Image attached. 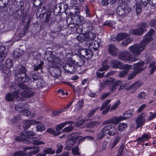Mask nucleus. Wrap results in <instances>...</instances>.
<instances>
[{
  "label": "nucleus",
  "mask_w": 156,
  "mask_h": 156,
  "mask_svg": "<svg viewBox=\"0 0 156 156\" xmlns=\"http://www.w3.org/2000/svg\"><path fill=\"white\" fill-rule=\"evenodd\" d=\"M9 2V0H0V6H5Z\"/></svg>",
  "instance_id": "052dcab7"
},
{
  "label": "nucleus",
  "mask_w": 156,
  "mask_h": 156,
  "mask_svg": "<svg viewBox=\"0 0 156 156\" xmlns=\"http://www.w3.org/2000/svg\"><path fill=\"white\" fill-rule=\"evenodd\" d=\"M146 95L145 92L143 91L140 92L138 95L137 97L139 99H144Z\"/></svg>",
  "instance_id": "09e8293b"
},
{
  "label": "nucleus",
  "mask_w": 156,
  "mask_h": 156,
  "mask_svg": "<svg viewBox=\"0 0 156 156\" xmlns=\"http://www.w3.org/2000/svg\"><path fill=\"white\" fill-rule=\"evenodd\" d=\"M72 153L73 154L75 155H79L80 154L77 146H76L74 148H72Z\"/></svg>",
  "instance_id": "8fccbe9b"
},
{
  "label": "nucleus",
  "mask_w": 156,
  "mask_h": 156,
  "mask_svg": "<svg viewBox=\"0 0 156 156\" xmlns=\"http://www.w3.org/2000/svg\"><path fill=\"white\" fill-rule=\"evenodd\" d=\"M120 102L119 101H118L113 104L111 107V111H112L115 110L118 107V105L120 104Z\"/></svg>",
  "instance_id": "3c124183"
},
{
  "label": "nucleus",
  "mask_w": 156,
  "mask_h": 156,
  "mask_svg": "<svg viewBox=\"0 0 156 156\" xmlns=\"http://www.w3.org/2000/svg\"><path fill=\"white\" fill-rule=\"evenodd\" d=\"M84 121L82 119H80L75 124V126H80L84 123Z\"/></svg>",
  "instance_id": "e2e57ef3"
},
{
  "label": "nucleus",
  "mask_w": 156,
  "mask_h": 156,
  "mask_svg": "<svg viewBox=\"0 0 156 156\" xmlns=\"http://www.w3.org/2000/svg\"><path fill=\"white\" fill-rule=\"evenodd\" d=\"M150 69V72L151 74L153 73L154 71L156 69V63L154 62H151L149 66Z\"/></svg>",
  "instance_id": "ea45409f"
},
{
  "label": "nucleus",
  "mask_w": 156,
  "mask_h": 156,
  "mask_svg": "<svg viewBox=\"0 0 156 156\" xmlns=\"http://www.w3.org/2000/svg\"><path fill=\"white\" fill-rule=\"evenodd\" d=\"M131 11V9L125 4H122L117 8V14L120 16H122L128 14Z\"/></svg>",
  "instance_id": "4468645a"
},
{
  "label": "nucleus",
  "mask_w": 156,
  "mask_h": 156,
  "mask_svg": "<svg viewBox=\"0 0 156 156\" xmlns=\"http://www.w3.org/2000/svg\"><path fill=\"white\" fill-rule=\"evenodd\" d=\"M63 146L61 145H59L57 147V149L56 151V153H59L61 152L62 151Z\"/></svg>",
  "instance_id": "69168bd1"
},
{
  "label": "nucleus",
  "mask_w": 156,
  "mask_h": 156,
  "mask_svg": "<svg viewBox=\"0 0 156 156\" xmlns=\"http://www.w3.org/2000/svg\"><path fill=\"white\" fill-rule=\"evenodd\" d=\"M142 113L139 115L136 119V123L137 128H139L143 126L145 122V116Z\"/></svg>",
  "instance_id": "a211bd4d"
},
{
  "label": "nucleus",
  "mask_w": 156,
  "mask_h": 156,
  "mask_svg": "<svg viewBox=\"0 0 156 156\" xmlns=\"http://www.w3.org/2000/svg\"><path fill=\"white\" fill-rule=\"evenodd\" d=\"M108 51L109 53L113 56H116L117 54L118 49L113 44L110 45Z\"/></svg>",
  "instance_id": "bb28decb"
},
{
  "label": "nucleus",
  "mask_w": 156,
  "mask_h": 156,
  "mask_svg": "<svg viewBox=\"0 0 156 156\" xmlns=\"http://www.w3.org/2000/svg\"><path fill=\"white\" fill-rule=\"evenodd\" d=\"M116 1V0H102L101 4L103 6H107L109 4H114L115 2Z\"/></svg>",
  "instance_id": "473e14b6"
},
{
  "label": "nucleus",
  "mask_w": 156,
  "mask_h": 156,
  "mask_svg": "<svg viewBox=\"0 0 156 156\" xmlns=\"http://www.w3.org/2000/svg\"><path fill=\"white\" fill-rule=\"evenodd\" d=\"M107 143V142L106 141H105L103 142L100 149V151H103L105 150L106 147Z\"/></svg>",
  "instance_id": "864d4df0"
},
{
  "label": "nucleus",
  "mask_w": 156,
  "mask_h": 156,
  "mask_svg": "<svg viewBox=\"0 0 156 156\" xmlns=\"http://www.w3.org/2000/svg\"><path fill=\"white\" fill-rule=\"evenodd\" d=\"M150 60V58H149L145 60L144 62H140L135 64L133 66V69L135 70V71L129 74L128 79H132L135 76L136 74L145 69L147 68L146 64L149 62Z\"/></svg>",
  "instance_id": "7ed1b4c3"
},
{
  "label": "nucleus",
  "mask_w": 156,
  "mask_h": 156,
  "mask_svg": "<svg viewBox=\"0 0 156 156\" xmlns=\"http://www.w3.org/2000/svg\"><path fill=\"white\" fill-rule=\"evenodd\" d=\"M43 64V63L42 62H41L37 66H36V65H34L35 67L34 70L35 71H37L38 69H41L42 68V65Z\"/></svg>",
  "instance_id": "4d7b16f0"
},
{
  "label": "nucleus",
  "mask_w": 156,
  "mask_h": 156,
  "mask_svg": "<svg viewBox=\"0 0 156 156\" xmlns=\"http://www.w3.org/2000/svg\"><path fill=\"white\" fill-rule=\"evenodd\" d=\"M147 27V24L145 23H142L139 29H132L129 31L130 34L134 35H139L143 34Z\"/></svg>",
  "instance_id": "dca6fc26"
},
{
  "label": "nucleus",
  "mask_w": 156,
  "mask_h": 156,
  "mask_svg": "<svg viewBox=\"0 0 156 156\" xmlns=\"http://www.w3.org/2000/svg\"><path fill=\"white\" fill-rule=\"evenodd\" d=\"M35 133H34L32 131H24L21 133V138L19 136H16L15 139L18 141L26 140L27 143H33L34 145H43L44 143L38 140L35 137H30V136H34Z\"/></svg>",
  "instance_id": "f03ea898"
},
{
  "label": "nucleus",
  "mask_w": 156,
  "mask_h": 156,
  "mask_svg": "<svg viewBox=\"0 0 156 156\" xmlns=\"http://www.w3.org/2000/svg\"><path fill=\"white\" fill-rule=\"evenodd\" d=\"M102 132L110 136H114L116 134L118 135L119 133L114 126L112 125L105 126L102 129Z\"/></svg>",
  "instance_id": "9d476101"
},
{
  "label": "nucleus",
  "mask_w": 156,
  "mask_h": 156,
  "mask_svg": "<svg viewBox=\"0 0 156 156\" xmlns=\"http://www.w3.org/2000/svg\"><path fill=\"white\" fill-rule=\"evenodd\" d=\"M95 37V34H92V33L80 34L77 37V39L79 41L82 42L85 41H88L89 40L94 39Z\"/></svg>",
  "instance_id": "9b49d317"
},
{
  "label": "nucleus",
  "mask_w": 156,
  "mask_h": 156,
  "mask_svg": "<svg viewBox=\"0 0 156 156\" xmlns=\"http://www.w3.org/2000/svg\"><path fill=\"white\" fill-rule=\"evenodd\" d=\"M118 57L119 59L128 62L136 61V58L127 51H125L119 53Z\"/></svg>",
  "instance_id": "0eeeda50"
},
{
  "label": "nucleus",
  "mask_w": 156,
  "mask_h": 156,
  "mask_svg": "<svg viewBox=\"0 0 156 156\" xmlns=\"http://www.w3.org/2000/svg\"><path fill=\"white\" fill-rule=\"evenodd\" d=\"M105 83L110 85L109 88L111 91L115 90L119 86H120L119 89V90H122L124 88L126 89V88H128L127 87V85H128V83H123L121 81H118L115 83L114 80L111 78L106 79Z\"/></svg>",
  "instance_id": "20e7f679"
},
{
  "label": "nucleus",
  "mask_w": 156,
  "mask_h": 156,
  "mask_svg": "<svg viewBox=\"0 0 156 156\" xmlns=\"http://www.w3.org/2000/svg\"><path fill=\"white\" fill-rule=\"evenodd\" d=\"M24 53V51L20 49H17L13 52V57L15 58L20 57Z\"/></svg>",
  "instance_id": "c756f323"
},
{
  "label": "nucleus",
  "mask_w": 156,
  "mask_h": 156,
  "mask_svg": "<svg viewBox=\"0 0 156 156\" xmlns=\"http://www.w3.org/2000/svg\"><path fill=\"white\" fill-rule=\"evenodd\" d=\"M141 84V83L140 82H135L128 88H126V90L128 91L131 89V92L134 93L135 92L136 90L139 88Z\"/></svg>",
  "instance_id": "5701e85b"
},
{
  "label": "nucleus",
  "mask_w": 156,
  "mask_h": 156,
  "mask_svg": "<svg viewBox=\"0 0 156 156\" xmlns=\"http://www.w3.org/2000/svg\"><path fill=\"white\" fill-rule=\"evenodd\" d=\"M29 106L27 104H23L21 101L15 105V109L17 111L21 112L25 116H29L31 112L29 110Z\"/></svg>",
  "instance_id": "39448f33"
},
{
  "label": "nucleus",
  "mask_w": 156,
  "mask_h": 156,
  "mask_svg": "<svg viewBox=\"0 0 156 156\" xmlns=\"http://www.w3.org/2000/svg\"><path fill=\"white\" fill-rule=\"evenodd\" d=\"M73 56L72 53H68L66 55V57L68 59V61L66 66L64 67V69L68 71L70 73H73L76 70V68L75 67L76 66L73 63H71L72 58Z\"/></svg>",
  "instance_id": "6e6552de"
},
{
  "label": "nucleus",
  "mask_w": 156,
  "mask_h": 156,
  "mask_svg": "<svg viewBox=\"0 0 156 156\" xmlns=\"http://www.w3.org/2000/svg\"><path fill=\"white\" fill-rule=\"evenodd\" d=\"M37 87L39 88L43 87L45 86V84L44 81L43 80H38V81L36 83Z\"/></svg>",
  "instance_id": "c03bdc74"
},
{
  "label": "nucleus",
  "mask_w": 156,
  "mask_h": 156,
  "mask_svg": "<svg viewBox=\"0 0 156 156\" xmlns=\"http://www.w3.org/2000/svg\"><path fill=\"white\" fill-rule=\"evenodd\" d=\"M99 108V107H98L96 108L91 111L88 114V116L89 117H90L92 116L95 113V112L98 110Z\"/></svg>",
  "instance_id": "680f3d73"
},
{
  "label": "nucleus",
  "mask_w": 156,
  "mask_h": 156,
  "mask_svg": "<svg viewBox=\"0 0 156 156\" xmlns=\"http://www.w3.org/2000/svg\"><path fill=\"white\" fill-rule=\"evenodd\" d=\"M5 66L7 68H11L12 65V60L8 59L5 62Z\"/></svg>",
  "instance_id": "de8ad7c7"
},
{
  "label": "nucleus",
  "mask_w": 156,
  "mask_h": 156,
  "mask_svg": "<svg viewBox=\"0 0 156 156\" xmlns=\"http://www.w3.org/2000/svg\"><path fill=\"white\" fill-rule=\"evenodd\" d=\"M50 59H49V60L51 61L52 63H56L58 65L60 63V60L59 58L56 57L55 56H52V55L50 56Z\"/></svg>",
  "instance_id": "c9c22d12"
},
{
  "label": "nucleus",
  "mask_w": 156,
  "mask_h": 156,
  "mask_svg": "<svg viewBox=\"0 0 156 156\" xmlns=\"http://www.w3.org/2000/svg\"><path fill=\"white\" fill-rule=\"evenodd\" d=\"M134 112V110L133 109H130L123 113V117L122 118L123 120L126 119V118H129L132 116Z\"/></svg>",
  "instance_id": "c85d7f7f"
},
{
  "label": "nucleus",
  "mask_w": 156,
  "mask_h": 156,
  "mask_svg": "<svg viewBox=\"0 0 156 156\" xmlns=\"http://www.w3.org/2000/svg\"><path fill=\"white\" fill-rule=\"evenodd\" d=\"M89 40L88 41H87V44L89 45L88 47L89 48L91 49L92 48L94 49H97L99 47V43L98 41H91L90 42L89 41Z\"/></svg>",
  "instance_id": "393cba45"
},
{
  "label": "nucleus",
  "mask_w": 156,
  "mask_h": 156,
  "mask_svg": "<svg viewBox=\"0 0 156 156\" xmlns=\"http://www.w3.org/2000/svg\"><path fill=\"white\" fill-rule=\"evenodd\" d=\"M121 138V136L119 135H117L115 137L113 138L112 141L109 144L108 147L110 149L114 148L120 141Z\"/></svg>",
  "instance_id": "b1692460"
},
{
  "label": "nucleus",
  "mask_w": 156,
  "mask_h": 156,
  "mask_svg": "<svg viewBox=\"0 0 156 156\" xmlns=\"http://www.w3.org/2000/svg\"><path fill=\"white\" fill-rule=\"evenodd\" d=\"M111 101V100H108L105 101L103 104L102 106L100 109V110H103L102 111V114L103 115L107 114L108 112L110 106L108 105Z\"/></svg>",
  "instance_id": "412c9836"
},
{
  "label": "nucleus",
  "mask_w": 156,
  "mask_h": 156,
  "mask_svg": "<svg viewBox=\"0 0 156 156\" xmlns=\"http://www.w3.org/2000/svg\"><path fill=\"white\" fill-rule=\"evenodd\" d=\"M76 61L73 60L72 58L71 63H73L75 66H81L83 65L84 63V61L83 58L79 55H76Z\"/></svg>",
  "instance_id": "4be33fe9"
},
{
  "label": "nucleus",
  "mask_w": 156,
  "mask_h": 156,
  "mask_svg": "<svg viewBox=\"0 0 156 156\" xmlns=\"http://www.w3.org/2000/svg\"><path fill=\"white\" fill-rule=\"evenodd\" d=\"M128 34L123 33H119L118 34L117 36V40L118 41H120L124 38H125L127 36Z\"/></svg>",
  "instance_id": "a19ab883"
},
{
  "label": "nucleus",
  "mask_w": 156,
  "mask_h": 156,
  "mask_svg": "<svg viewBox=\"0 0 156 156\" xmlns=\"http://www.w3.org/2000/svg\"><path fill=\"white\" fill-rule=\"evenodd\" d=\"M5 50V48L4 47H0V62L3 61L5 58L6 54ZM3 68V66L0 63V70H2Z\"/></svg>",
  "instance_id": "6ab92c4d"
},
{
  "label": "nucleus",
  "mask_w": 156,
  "mask_h": 156,
  "mask_svg": "<svg viewBox=\"0 0 156 156\" xmlns=\"http://www.w3.org/2000/svg\"><path fill=\"white\" fill-rule=\"evenodd\" d=\"M26 72V70L24 67L22 66L20 71L17 72L15 74V76L16 77V79L20 83L26 82L29 80H31L28 78L27 75L25 74Z\"/></svg>",
  "instance_id": "423d86ee"
},
{
  "label": "nucleus",
  "mask_w": 156,
  "mask_h": 156,
  "mask_svg": "<svg viewBox=\"0 0 156 156\" xmlns=\"http://www.w3.org/2000/svg\"><path fill=\"white\" fill-rule=\"evenodd\" d=\"M36 121L35 120H26L24 122L23 127L25 129H28L31 125H35Z\"/></svg>",
  "instance_id": "a878e982"
},
{
  "label": "nucleus",
  "mask_w": 156,
  "mask_h": 156,
  "mask_svg": "<svg viewBox=\"0 0 156 156\" xmlns=\"http://www.w3.org/2000/svg\"><path fill=\"white\" fill-rule=\"evenodd\" d=\"M73 101L69 103L67 107L62 109L61 110L59 111H55L53 112H52V115L55 116L57 115H59L61 113L63 112L64 111H65L66 110L67 108H68L69 106H70L71 104L73 103Z\"/></svg>",
  "instance_id": "72a5a7b5"
},
{
  "label": "nucleus",
  "mask_w": 156,
  "mask_h": 156,
  "mask_svg": "<svg viewBox=\"0 0 156 156\" xmlns=\"http://www.w3.org/2000/svg\"><path fill=\"white\" fill-rule=\"evenodd\" d=\"M47 132L52 134L55 136L59 135L60 134V132H58V131L56 132L54 129L51 128H49L47 130Z\"/></svg>",
  "instance_id": "49530a36"
},
{
  "label": "nucleus",
  "mask_w": 156,
  "mask_h": 156,
  "mask_svg": "<svg viewBox=\"0 0 156 156\" xmlns=\"http://www.w3.org/2000/svg\"><path fill=\"white\" fill-rule=\"evenodd\" d=\"M156 117V112H155L149 117L147 119V121H150Z\"/></svg>",
  "instance_id": "338daca9"
},
{
  "label": "nucleus",
  "mask_w": 156,
  "mask_h": 156,
  "mask_svg": "<svg viewBox=\"0 0 156 156\" xmlns=\"http://www.w3.org/2000/svg\"><path fill=\"white\" fill-rule=\"evenodd\" d=\"M150 138L149 135L145 133L142 135L141 137H139L137 139V141L139 142H145Z\"/></svg>",
  "instance_id": "4c0bfd02"
},
{
  "label": "nucleus",
  "mask_w": 156,
  "mask_h": 156,
  "mask_svg": "<svg viewBox=\"0 0 156 156\" xmlns=\"http://www.w3.org/2000/svg\"><path fill=\"white\" fill-rule=\"evenodd\" d=\"M26 92L28 93V94L25 95V97L29 98L33 96L34 94V93L30 89H27Z\"/></svg>",
  "instance_id": "5fc2aeb1"
},
{
  "label": "nucleus",
  "mask_w": 156,
  "mask_h": 156,
  "mask_svg": "<svg viewBox=\"0 0 156 156\" xmlns=\"http://www.w3.org/2000/svg\"><path fill=\"white\" fill-rule=\"evenodd\" d=\"M30 77H28L29 79H31V80H29L28 81V82H29L30 81H32L34 80H37V79L38 80H39V77L37 76V75H36L35 74H33L32 75V77L31 76Z\"/></svg>",
  "instance_id": "13d9d810"
},
{
  "label": "nucleus",
  "mask_w": 156,
  "mask_h": 156,
  "mask_svg": "<svg viewBox=\"0 0 156 156\" xmlns=\"http://www.w3.org/2000/svg\"><path fill=\"white\" fill-rule=\"evenodd\" d=\"M112 66L113 68H119L120 69H130L132 68V66L127 64L124 65L120 61L115 60H113L111 63Z\"/></svg>",
  "instance_id": "f8f14e48"
},
{
  "label": "nucleus",
  "mask_w": 156,
  "mask_h": 156,
  "mask_svg": "<svg viewBox=\"0 0 156 156\" xmlns=\"http://www.w3.org/2000/svg\"><path fill=\"white\" fill-rule=\"evenodd\" d=\"M73 122L72 121H66L56 125L55 127L57 131L61 130L66 125L69 124H73Z\"/></svg>",
  "instance_id": "cd10ccee"
},
{
  "label": "nucleus",
  "mask_w": 156,
  "mask_h": 156,
  "mask_svg": "<svg viewBox=\"0 0 156 156\" xmlns=\"http://www.w3.org/2000/svg\"><path fill=\"white\" fill-rule=\"evenodd\" d=\"M127 125L126 123H121L117 126L118 130L120 132H122L125 130L127 128Z\"/></svg>",
  "instance_id": "e433bc0d"
},
{
  "label": "nucleus",
  "mask_w": 156,
  "mask_h": 156,
  "mask_svg": "<svg viewBox=\"0 0 156 156\" xmlns=\"http://www.w3.org/2000/svg\"><path fill=\"white\" fill-rule=\"evenodd\" d=\"M28 28V27H27L23 28V30L21 31V33L20 34V37H23L26 34V31L27 30Z\"/></svg>",
  "instance_id": "bf43d9fd"
},
{
  "label": "nucleus",
  "mask_w": 156,
  "mask_h": 156,
  "mask_svg": "<svg viewBox=\"0 0 156 156\" xmlns=\"http://www.w3.org/2000/svg\"><path fill=\"white\" fill-rule=\"evenodd\" d=\"M154 35V30L151 29L139 44H134L129 47V51L134 54L133 56L136 58V61L138 56L143 51L147 44L152 41Z\"/></svg>",
  "instance_id": "f257e3e1"
},
{
  "label": "nucleus",
  "mask_w": 156,
  "mask_h": 156,
  "mask_svg": "<svg viewBox=\"0 0 156 156\" xmlns=\"http://www.w3.org/2000/svg\"><path fill=\"white\" fill-rule=\"evenodd\" d=\"M35 125H37L36 129L37 131H42L45 129V127L44 125L42 123L36 121Z\"/></svg>",
  "instance_id": "2f4dec72"
},
{
  "label": "nucleus",
  "mask_w": 156,
  "mask_h": 156,
  "mask_svg": "<svg viewBox=\"0 0 156 156\" xmlns=\"http://www.w3.org/2000/svg\"><path fill=\"white\" fill-rule=\"evenodd\" d=\"M136 12L138 14H140L141 12V5L139 3H137L136 5Z\"/></svg>",
  "instance_id": "603ef678"
},
{
  "label": "nucleus",
  "mask_w": 156,
  "mask_h": 156,
  "mask_svg": "<svg viewBox=\"0 0 156 156\" xmlns=\"http://www.w3.org/2000/svg\"><path fill=\"white\" fill-rule=\"evenodd\" d=\"M55 150H52L51 148H45L43 150V153L45 156L47 154H53L55 153Z\"/></svg>",
  "instance_id": "58836bf2"
},
{
  "label": "nucleus",
  "mask_w": 156,
  "mask_h": 156,
  "mask_svg": "<svg viewBox=\"0 0 156 156\" xmlns=\"http://www.w3.org/2000/svg\"><path fill=\"white\" fill-rule=\"evenodd\" d=\"M62 6H63L65 9H67V6L66 2L62 3L60 5H58V7H59V10H61V8Z\"/></svg>",
  "instance_id": "0e129e2a"
},
{
  "label": "nucleus",
  "mask_w": 156,
  "mask_h": 156,
  "mask_svg": "<svg viewBox=\"0 0 156 156\" xmlns=\"http://www.w3.org/2000/svg\"><path fill=\"white\" fill-rule=\"evenodd\" d=\"M124 70L120 71L119 73V76L120 77H123L126 75L128 73V70L129 69H128L123 68Z\"/></svg>",
  "instance_id": "a18cd8bd"
},
{
  "label": "nucleus",
  "mask_w": 156,
  "mask_h": 156,
  "mask_svg": "<svg viewBox=\"0 0 156 156\" xmlns=\"http://www.w3.org/2000/svg\"><path fill=\"white\" fill-rule=\"evenodd\" d=\"M20 92L19 90H16L13 91L12 94L11 93L7 94L5 96L6 99L9 101L14 100L15 98H19L17 99L19 100V95Z\"/></svg>",
  "instance_id": "f3484780"
},
{
  "label": "nucleus",
  "mask_w": 156,
  "mask_h": 156,
  "mask_svg": "<svg viewBox=\"0 0 156 156\" xmlns=\"http://www.w3.org/2000/svg\"><path fill=\"white\" fill-rule=\"evenodd\" d=\"M146 105L145 104H143L141 105L138 109V112L140 113L146 107Z\"/></svg>",
  "instance_id": "774afa93"
},
{
  "label": "nucleus",
  "mask_w": 156,
  "mask_h": 156,
  "mask_svg": "<svg viewBox=\"0 0 156 156\" xmlns=\"http://www.w3.org/2000/svg\"><path fill=\"white\" fill-rule=\"evenodd\" d=\"M107 61L106 60L102 62V66L99 69V71H105L109 68L110 66L107 64Z\"/></svg>",
  "instance_id": "f704fd0d"
},
{
  "label": "nucleus",
  "mask_w": 156,
  "mask_h": 156,
  "mask_svg": "<svg viewBox=\"0 0 156 156\" xmlns=\"http://www.w3.org/2000/svg\"><path fill=\"white\" fill-rule=\"evenodd\" d=\"M77 133H75L72 134L71 136L73 138L68 140L66 143V147L65 148L68 150H70L73 148L74 145L75 144L76 140L78 141V139H77L76 137L78 136Z\"/></svg>",
  "instance_id": "ddd939ff"
},
{
  "label": "nucleus",
  "mask_w": 156,
  "mask_h": 156,
  "mask_svg": "<svg viewBox=\"0 0 156 156\" xmlns=\"http://www.w3.org/2000/svg\"><path fill=\"white\" fill-rule=\"evenodd\" d=\"M123 120L122 116H120L118 117H114L112 119H109L108 120L104 121L103 122L104 124H109L110 123L114 124L117 125L120 121Z\"/></svg>",
  "instance_id": "aec40b11"
},
{
  "label": "nucleus",
  "mask_w": 156,
  "mask_h": 156,
  "mask_svg": "<svg viewBox=\"0 0 156 156\" xmlns=\"http://www.w3.org/2000/svg\"><path fill=\"white\" fill-rule=\"evenodd\" d=\"M76 138L77 139H78V141L79 143L83 142L86 140H91L94 139L93 137L90 136H87L83 137L82 136H78Z\"/></svg>",
  "instance_id": "7c9ffc66"
},
{
  "label": "nucleus",
  "mask_w": 156,
  "mask_h": 156,
  "mask_svg": "<svg viewBox=\"0 0 156 156\" xmlns=\"http://www.w3.org/2000/svg\"><path fill=\"white\" fill-rule=\"evenodd\" d=\"M77 51L78 53L86 59L91 58L93 55L92 51L90 49L87 50L80 48Z\"/></svg>",
  "instance_id": "2eb2a0df"
},
{
  "label": "nucleus",
  "mask_w": 156,
  "mask_h": 156,
  "mask_svg": "<svg viewBox=\"0 0 156 156\" xmlns=\"http://www.w3.org/2000/svg\"><path fill=\"white\" fill-rule=\"evenodd\" d=\"M87 123H88V124H87L85 126L86 128H89L91 127L93 128L94 126V123L93 122H90L89 120H87Z\"/></svg>",
  "instance_id": "6e6d98bb"
},
{
  "label": "nucleus",
  "mask_w": 156,
  "mask_h": 156,
  "mask_svg": "<svg viewBox=\"0 0 156 156\" xmlns=\"http://www.w3.org/2000/svg\"><path fill=\"white\" fill-rule=\"evenodd\" d=\"M70 124V125L65 127L62 129V132H69L72 130L74 128V126L72 125V124Z\"/></svg>",
  "instance_id": "79ce46f5"
},
{
  "label": "nucleus",
  "mask_w": 156,
  "mask_h": 156,
  "mask_svg": "<svg viewBox=\"0 0 156 156\" xmlns=\"http://www.w3.org/2000/svg\"><path fill=\"white\" fill-rule=\"evenodd\" d=\"M126 40L123 41H122L123 44L124 45H126L127 44L133 41V39L131 37H129V34H128L127 36L126 37Z\"/></svg>",
  "instance_id": "37998d69"
},
{
  "label": "nucleus",
  "mask_w": 156,
  "mask_h": 156,
  "mask_svg": "<svg viewBox=\"0 0 156 156\" xmlns=\"http://www.w3.org/2000/svg\"><path fill=\"white\" fill-rule=\"evenodd\" d=\"M83 17L80 15L77 16H71L70 18L67 19V22L69 26L73 24V26H70V27L72 28L80 24L83 22Z\"/></svg>",
  "instance_id": "1a4fd4ad"
}]
</instances>
